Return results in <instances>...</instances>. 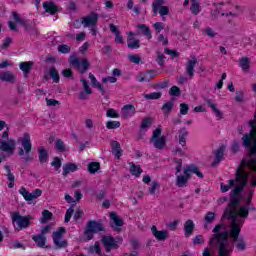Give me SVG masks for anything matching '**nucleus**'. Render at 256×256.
<instances>
[{
    "instance_id": "774afa93",
    "label": "nucleus",
    "mask_w": 256,
    "mask_h": 256,
    "mask_svg": "<svg viewBox=\"0 0 256 256\" xmlns=\"http://www.w3.org/2000/svg\"><path fill=\"white\" fill-rule=\"evenodd\" d=\"M154 30L156 31L157 34L161 33L163 29H165V26L163 25L162 22H156L153 25Z\"/></svg>"
},
{
    "instance_id": "a18cd8bd",
    "label": "nucleus",
    "mask_w": 256,
    "mask_h": 256,
    "mask_svg": "<svg viewBox=\"0 0 256 256\" xmlns=\"http://www.w3.org/2000/svg\"><path fill=\"white\" fill-rule=\"evenodd\" d=\"M55 149L59 153H65V151L67 150V148L65 147V142H63L62 139H57L55 142Z\"/></svg>"
},
{
    "instance_id": "f257e3e1",
    "label": "nucleus",
    "mask_w": 256,
    "mask_h": 256,
    "mask_svg": "<svg viewBox=\"0 0 256 256\" xmlns=\"http://www.w3.org/2000/svg\"><path fill=\"white\" fill-rule=\"evenodd\" d=\"M225 229L224 223L217 224L212 230V236L209 239V245H217V256H231L235 249V245L229 243V232L222 231Z\"/></svg>"
},
{
    "instance_id": "4d7b16f0",
    "label": "nucleus",
    "mask_w": 256,
    "mask_h": 256,
    "mask_svg": "<svg viewBox=\"0 0 256 256\" xmlns=\"http://www.w3.org/2000/svg\"><path fill=\"white\" fill-rule=\"evenodd\" d=\"M169 95L179 97V95H181V88H179V86H172L169 90Z\"/></svg>"
},
{
    "instance_id": "423d86ee",
    "label": "nucleus",
    "mask_w": 256,
    "mask_h": 256,
    "mask_svg": "<svg viewBox=\"0 0 256 256\" xmlns=\"http://www.w3.org/2000/svg\"><path fill=\"white\" fill-rule=\"evenodd\" d=\"M105 231V226L101 220H88L86 222V228L84 230V241H91L97 233Z\"/></svg>"
},
{
    "instance_id": "2eb2a0df",
    "label": "nucleus",
    "mask_w": 256,
    "mask_h": 256,
    "mask_svg": "<svg viewBox=\"0 0 256 256\" xmlns=\"http://www.w3.org/2000/svg\"><path fill=\"white\" fill-rule=\"evenodd\" d=\"M15 145H17V142L13 139L5 141L0 138V151H3L8 155H13V153H15Z\"/></svg>"
},
{
    "instance_id": "79ce46f5",
    "label": "nucleus",
    "mask_w": 256,
    "mask_h": 256,
    "mask_svg": "<svg viewBox=\"0 0 256 256\" xmlns=\"http://www.w3.org/2000/svg\"><path fill=\"white\" fill-rule=\"evenodd\" d=\"M231 187H235V180L233 179L228 180V184H220V190L222 191V193H227V191H229Z\"/></svg>"
},
{
    "instance_id": "412c9836",
    "label": "nucleus",
    "mask_w": 256,
    "mask_h": 256,
    "mask_svg": "<svg viewBox=\"0 0 256 256\" xmlns=\"http://www.w3.org/2000/svg\"><path fill=\"white\" fill-rule=\"evenodd\" d=\"M32 241L36 243L39 249H45L47 247V236H42L41 234L32 235Z\"/></svg>"
},
{
    "instance_id": "b1692460",
    "label": "nucleus",
    "mask_w": 256,
    "mask_h": 256,
    "mask_svg": "<svg viewBox=\"0 0 256 256\" xmlns=\"http://www.w3.org/2000/svg\"><path fill=\"white\" fill-rule=\"evenodd\" d=\"M197 66V58L193 57L191 60H188L186 64V74L188 77L195 76V67Z\"/></svg>"
},
{
    "instance_id": "f03ea898",
    "label": "nucleus",
    "mask_w": 256,
    "mask_h": 256,
    "mask_svg": "<svg viewBox=\"0 0 256 256\" xmlns=\"http://www.w3.org/2000/svg\"><path fill=\"white\" fill-rule=\"evenodd\" d=\"M237 217L240 219H247L249 217V208L247 206H240L235 210V213L232 216H228V219H232L230 223V230L227 231V227L224 224V229H220V233L225 231L228 233V239H232L233 243L239 239V235H241V229L243 228V221L237 220Z\"/></svg>"
},
{
    "instance_id": "0e129e2a",
    "label": "nucleus",
    "mask_w": 256,
    "mask_h": 256,
    "mask_svg": "<svg viewBox=\"0 0 256 256\" xmlns=\"http://www.w3.org/2000/svg\"><path fill=\"white\" fill-rule=\"evenodd\" d=\"M164 53H166V55H171V57H173V59L180 57V53L177 52V50H171L169 48H164Z\"/></svg>"
},
{
    "instance_id": "bb28decb",
    "label": "nucleus",
    "mask_w": 256,
    "mask_h": 256,
    "mask_svg": "<svg viewBox=\"0 0 256 256\" xmlns=\"http://www.w3.org/2000/svg\"><path fill=\"white\" fill-rule=\"evenodd\" d=\"M79 167L75 163H67L63 166V177H67L70 173H75V171H78Z\"/></svg>"
},
{
    "instance_id": "864d4df0",
    "label": "nucleus",
    "mask_w": 256,
    "mask_h": 256,
    "mask_svg": "<svg viewBox=\"0 0 256 256\" xmlns=\"http://www.w3.org/2000/svg\"><path fill=\"white\" fill-rule=\"evenodd\" d=\"M58 52L62 53L63 55H67L68 53H71V46H69L67 44L59 45Z\"/></svg>"
},
{
    "instance_id": "c756f323",
    "label": "nucleus",
    "mask_w": 256,
    "mask_h": 256,
    "mask_svg": "<svg viewBox=\"0 0 256 256\" xmlns=\"http://www.w3.org/2000/svg\"><path fill=\"white\" fill-rule=\"evenodd\" d=\"M31 67H33V62L26 61V62H20L19 69L23 71L25 77H27L28 73H31Z\"/></svg>"
},
{
    "instance_id": "5701e85b",
    "label": "nucleus",
    "mask_w": 256,
    "mask_h": 256,
    "mask_svg": "<svg viewBox=\"0 0 256 256\" xmlns=\"http://www.w3.org/2000/svg\"><path fill=\"white\" fill-rule=\"evenodd\" d=\"M38 160L41 165H45L49 161V152L43 146L38 148Z\"/></svg>"
},
{
    "instance_id": "f3484780",
    "label": "nucleus",
    "mask_w": 256,
    "mask_h": 256,
    "mask_svg": "<svg viewBox=\"0 0 256 256\" xmlns=\"http://www.w3.org/2000/svg\"><path fill=\"white\" fill-rule=\"evenodd\" d=\"M110 219L112 221L111 227L114 229V231H121V227H123V219L119 217L115 212H110Z\"/></svg>"
},
{
    "instance_id": "cd10ccee",
    "label": "nucleus",
    "mask_w": 256,
    "mask_h": 256,
    "mask_svg": "<svg viewBox=\"0 0 256 256\" xmlns=\"http://www.w3.org/2000/svg\"><path fill=\"white\" fill-rule=\"evenodd\" d=\"M151 125H153V118L145 117L140 124V133H147V130Z\"/></svg>"
},
{
    "instance_id": "72a5a7b5",
    "label": "nucleus",
    "mask_w": 256,
    "mask_h": 256,
    "mask_svg": "<svg viewBox=\"0 0 256 256\" xmlns=\"http://www.w3.org/2000/svg\"><path fill=\"white\" fill-rule=\"evenodd\" d=\"M138 29L142 31L143 35L149 40L153 39V35L151 34V28L146 24H139Z\"/></svg>"
},
{
    "instance_id": "20e7f679",
    "label": "nucleus",
    "mask_w": 256,
    "mask_h": 256,
    "mask_svg": "<svg viewBox=\"0 0 256 256\" xmlns=\"http://www.w3.org/2000/svg\"><path fill=\"white\" fill-rule=\"evenodd\" d=\"M191 173L203 179V172L199 171V167L195 164H191L184 169L183 174H180L176 177V187H187L189 179H191Z\"/></svg>"
},
{
    "instance_id": "aec40b11",
    "label": "nucleus",
    "mask_w": 256,
    "mask_h": 256,
    "mask_svg": "<svg viewBox=\"0 0 256 256\" xmlns=\"http://www.w3.org/2000/svg\"><path fill=\"white\" fill-rule=\"evenodd\" d=\"M135 33L129 32L128 33V38H127V47L128 49H139L141 47V42L139 39L133 38Z\"/></svg>"
},
{
    "instance_id": "e433bc0d",
    "label": "nucleus",
    "mask_w": 256,
    "mask_h": 256,
    "mask_svg": "<svg viewBox=\"0 0 256 256\" xmlns=\"http://www.w3.org/2000/svg\"><path fill=\"white\" fill-rule=\"evenodd\" d=\"M240 61V67L242 69V71H249L250 69V63H251V59L249 57H242L239 58Z\"/></svg>"
},
{
    "instance_id": "680f3d73",
    "label": "nucleus",
    "mask_w": 256,
    "mask_h": 256,
    "mask_svg": "<svg viewBox=\"0 0 256 256\" xmlns=\"http://www.w3.org/2000/svg\"><path fill=\"white\" fill-rule=\"evenodd\" d=\"M156 53H157L156 62L160 67H163L165 65V55L161 52H156Z\"/></svg>"
},
{
    "instance_id": "0eeeda50",
    "label": "nucleus",
    "mask_w": 256,
    "mask_h": 256,
    "mask_svg": "<svg viewBox=\"0 0 256 256\" xmlns=\"http://www.w3.org/2000/svg\"><path fill=\"white\" fill-rule=\"evenodd\" d=\"M12 223L14 225L15 231H23L29 229L31 225V215L23 216L19 211L12 212L11 214Z\"/></svg>"
},
{
    "instance_id": "c85d7f7f",
    "label": "nucleus",
    "mask_w": 256,
    "mask_h": 256,
    "mask_svg": "<svg viewBox=\"0 0 256 256\" xmlns=\"http://www.w3.org/2000/svg\"><path fill=\"white\" fill-rule=\"evenodd\" d=\"M206 103L208 107H210L212 111L215 113V116L217 117V119H223V112L219 110V108H217V105L213 103V100L207 99Z\"/></svg>"
},
{
    "instance_id": "6e6552de",
    "label": "nucleus",
    "mask_w": 256,
    "mask_h": 256,
    "mask_svg": "<svg viewBox=\"0 0 256 256\" xmlns=\"http://www.w3.org/2000/svg\"><path fill=\"white\" fill-rule=\"evenodd\" d=\"M70 65L80 73V75H83L87 73L89 70V67H91V64L89 63V60L87 58H78L77 56H71L69 59Z\"/></svg>"
},
{
    "instance_id": "13d9d810",
    "label": "nucleus",
    "mask_w": 256,
    "mask_h": 256,
    "mask_svg": "<svg viewBox=\"0 0 256 256\" xmlns=\"http://www.w3.org/2000/svg\"><path fill=\"white\" fill-rule=\"evenodd\" d=\"M173 163L176 164V167H175L176 173H181V169L183 167V159L173 158Z\"/></svg>"
},
{
    "instance_id": "ddd939ff",
    "label": "nucleus",
    "mask_w": 256,
    "mask_h": 256,
    "mask_svg": "<svg viewBox=\"0 0 256 256\" xmlns=\"http://www.w3.org/2000/svg\"><path fill=\"white\" fill-rule=\"evenodd\" d=\"M249 179V173L243 167H238L235 174L234 183H238V185H243L247 187V181Z\"/></svg>"
},
{
    "instance_id": "9b49d317",
    "label": "nucleus",
    "mask_w": 256,
    "mask_h": 256,
    "mask_svg": "<svg viewBox=\"0 0 256 256\" xmlns=\"http://www.w3.org/2000/svg\"><path fill=\"white\" fill-rule=\"evenodd\" d=\"M123 243V238H115L113 236H103L102 244L106 253H111L113 249H119L120 245Z\"/></svg>"
},
{
    "instance_id": "7ed1b4c3",
    "label": "nucleus",
    "mask_w": 256,
    "mask_h": 256,
    "mask_svg": "<svg viewBox=\"0 0 256 256\" xmlns=\"http://www.w3.org/2000/svg\"><path fill=\"white\" fill-rule=\"evenodd\" d=\"M250 132L242 137V145L245 149H249V155H256V112L254 113V120L248 122Z\"/></svg>"
},
{
    "instance_id": "4c0bfd02",
    "label": "nucleus",
    "mask_w": 256,
    "mask_h": 256,
    "mask_svg": "<svg viewBox=\"0 0 256 256\" xmlns=\"http://www.w3.org/2000/svg\"><path fill=\"white\" fill-rule=\"evenodd\" d=\"M215 221V212L209 211L204 216V227H207V225H211Z\"/></svg>"
},
{
    "instance_id": "6e6d98bb",
    "label": "nucleus",
    "mask_w": 256,
    "mask_h": 256,
    "mask_svg": "<svg viewBox=\"0 0 256 256\" xmlns=\"http://www.w3.org/2000/svg\"><path fill=\"white\" fill-rule=\"evenodd\" d=\"M120 127H121V122H119V121L111 120L106 123L107 129H119Z\"/></svg>"
},
{
    "instance_id": "69168bd1",
    "label": "nucleus",
    "mask_w": 256,
    "mask_h": 256,
    "mask_svg": "<svg viewBox=\"0 0 256 256\" xmlns=\"http://www.w3.org/2000/svg\"><path fill=\"white\" fill-rule=\"evenodd\" d=\"M154 89H167L169 87V81L158 82L154 84Z\"/></svg>"
},
{
    "instance_id": "58836bf2",
    "label": "nucleus",
    "mask_w": 256,
    "mask_h": 256,
    "mask_svg": "<svg viewBox=\"0 0 256 256\" xmlns=\"http://www.w3.org/2000/svg\"><path fill=\"white\" fill-rule=\"evenodd\" d=\"M20 195L25 199V201H33V194L27 190L25 187L19 189Z\"/></svg>"
},
{
    "instance_id": "a211bd4d",
    "label": "nucleus",
    "mask_w": 256,
    "mask_h": 256,
    "mask_svg": "<svg viewBox=\"0 0 256 256\" xmlns=\"http://www.w3.org/2000/svg\"><path fill=\"white\" fill-rule=\"evenodd\" d=\"M215 158L212 162V167H216L223 161V157H225V145H221L215 152Z\"/></svg>"
},
{
    "instance_id": "c03bdc74",
    "label": "nucleus",
    "mask_w": 256,
    "mask_h": 256,
    "mask_svg": "<svg viewBox=\"0 0 256 256\" xmlns=\"http://www.w3.org/2000/svg\"><path fill=\"white\" fill-rule=\"evenodd\" d=\"M53 219V213L49 210H44L42 212V218L40 219V223H47Z\"/></svg>"
},
{
    "instance_id": "bf43d9fd",
    "label": "nucleus",
    "mask_w": 256,
    "mask_h": 256,
    "mask_svg": "<svg viewBox=\"0 0 256 256\" xmlns=\"http://www.w3.org/2000/svg\"><path fill=\"white\" fill-rule=\"evenodd\" d=\"M61 158L54 157L53 161L51 162V166L54 167L55 171H59L61 169Z\"/></svg>"
},
{
    "instance_id": "473e14b6",
    "label": "nucleus",
    "mask_w": 256,
    "mask_h": 256,
    "mask_svg": "<svg viewBox=\"0 0 256 256\" xmlns=\"http://www.w3.org/2000/svg\"><path fill=\"white\" fill-rule=\"evenodd\" d=\"M130 173L131 175H134V177H141V173H143V169L141 168V165H135V163H130Z\"/></svg>"
},
{
    "instance_id": "49530a36",
    "label": "nucleus",
    "mask_w": 256,
    "mask_h": 256,
    "mask_svg": "<svg viewBox=\"0 0 256 256\" xmlns=\"http://www.w3.org/2000/svg\"><path fill=\"white\" fill-rule=\"evenodd\" d=\"M161 184H159L158 181L154 180L151 183V186L148 188V194L149 195H155L156 191L160 189Z\"/></svg>"
},
{
    "instance_id": "2f4dec72",
    "label": "nucleus",
    "mask_w": 256,
    "mask_h": 256,
    "mask_svg": "<svg viewBox=\"0 0 256 256\" xmlns=\"http://www.w3.org/2000/svg\"><path fill=\"white\" fill-rule=\"evenodd\" d=\"M173 107H175V102L173 101H168L162 105L161 110L165 117L169 116L171 111H173Z\"/></svg>"
},
{
    "instance_id": "ea45409f",
    "label": "nucleus",
    "mask_w": 256,
    "mask_h": 256,
    "mask_svg": "<svg viewBox=\"0 0 256 256\" xmlns=\"http://www.w3.org/2000/svg\"><path fill=\"white\" fill-rule=\"evenodd\" d=\"M160 97H163V92H151L149 94H144V99L148 101H156Z\"/></svg>"
},
{
    "instance_id": "1a4fd4ad",
    "label": "nucleus",
    "mask_w": 256,
    "mask_h": 256,
    "mask_svg": "<svg viewBox=\"0 0 256 256\" xmlns=\"http://www.w3.org/2000/svg\"><path fill=\"white\" fill-rule=\"evenodd\" d=\"M161 126H158L153 132L150 138V143H153L155 149H159L160 151L165 148L167 145V138L165 136H161Z\"/></svg>"
},
{
    "instance_id": "3c124183",
    "label": "nucleus",
    "mask_w": 256,
    "mask_h": 256,
    "mask_svg": "<svg viewBox=\"0 0 256 256\" xmlns=\"http://www.w3.org/2000/svg\"><path fill=\"white\" fill-rule=\"evenodd\" d=\"M253 195H255V190H249L247 196L244 198V203L246 207L251 206V201H253Z\"/></svg>"
},
{
    "instance_id": "37998d69",
    "label": "nucleus",
    "mask_w": 256,
    "mask_h": 256,
    "mask_svg": "<svg viewBox=\"0 0 256 256\" xmlns=\"http://www.w3.org/2000/svg\"><path fill=\"white\" fill-rule=\"evenodd\" d=\"M137 81H139V83H149L151 81V77L149 76L148 71L140 72Z\"/></svg>"
},
{
    "instance_id": "09e8293b",
    "label": "nucleus",
    "mask_w": 256,
    "mask_h": 256,
    "mask_svg": "<svg viewBox=\"0 0 256 256\" xmlns=\"http://www.w3.org/2000/svg\"><path fill=\"white\" fill-rule=\"evenodd\" d=\"M235 241H237V251H245V249H247V243L245 242V240H243V238H237Z\"/></svg>"
},
{
    "instance_id": "f704fd0d",
    "label": "nucleus",
    "mask_w": 256,
    "mask_h": 256,
    "mask_svg": "<svg viewBox=\"0 0 256 256\" xmlns=\"http://www.w3.org/2000/svg\"><path fill=\"white\" fill-rule=\"evenodd\" d=\"M49 75L52 78L54 83H59V81H61V77L59 76V71H57V68H55V66L50 67Z\"/></svg>"
},
{
    "instance_id": "dca6fc26",
    "label": "nucleus",
    "mask_w": 256,
    "mask_h": 256,
    "mask_svg": "<svg viewBox=\"0 0 256 256\" xmlns=\"http://www.w3.org/2000/svg\"><path fill=\"white\" fill-rule=\"evenodd\" d=\"M151 233L155 237L156 241H165L169 238V231L167 230H158L157 226L153 225L151 227Z\"/></svg>"
},
{
    "instance_id": "393cba45",
    "label": "nucleus",
    "mask_w": 256,
    "mask_h": 256,
    "mask_svg": "<svg viewBox=\"0 0 256 256\" xmlns=\"http://www.w3.org/2000/svg\"><path fill=\"white\" fill-rule=\"evenodd\" d=\"M194 231H195V223L193 222V220L188 219L184 223V237H191Z\"/></svg>"
},
{
    "instance_id": "9d476101",
    "label": "nucleus",
    "mask_w": 256,
    "mask_h": 256,
    "mask_svg": "<svg viewBox=\"0 0 256 256\" xmlns=\"http://www.w3.org/2000/svg\"><path fill=\"white\" fill-rule=\"evenodd\" d=\"M65 233H67V228L65 227H60L57 229V231H54L52 233L53 243L58 249H65L69 245V242H67V240H61L63 239V235H65Z\"/></svg>"
},
{
    "instance_id": "a878e982",
    "label": "nucleus",
    "mask_w": 256,
    "mask_h": 256,
    "mask_svg": "<svg viewBox=\"0 0 256 256\" xmlns=\"http://www.w3.org/2000/svg\"><path fill=\"white\" fill-rule=\"evenodd\" d=\"M110 145H111L113 155L117 157V159H121V155H123L121 144L115 140H112Z\"/></svg>"
},
{
    "instance_id": "8fccbe9b",
    "label": "nucleus",
    "mask_w": 256,
    "mask_h": 256,
    "mask_svg": "<svg viewBox=\"0 0 256 256\" xmlns=\"http://www.w3.org/2000/svg\"><path fill=\"white\" fill-rule=\"evenodd\" d=\"M163 3H165V0H155L152 3V9H153V13H155V15H157V13H159V8L163 7Z\"/></svg>"
},
{
    "instance_id": "a19ab883",
    "label": "nucleus",
    "mask_w": 256,
    "mask_h": 256,
    "mask_svg": "<svg viewBox=\"0 0 256 256\" xmlns=\"http://www.w3.org/2000/svg\"><path fill=\"white\" fill-rule=\"evenodd\" d=\"M190 11L193 15H199L201 13V5L197 0H192Z\"/></svg>"
},
{
    "instance_id": "052dcab7",
    "label": "nucleus",
    "mask_w": 256,
    "mask_h": 256,
    "mask_svg": "<svg viewBox=\"0 0 256 256\" xmlns=\"http://www.w3.org/2000/svg\"><path fill=\"white\" fill-rule=\"evenodd\" d=\"M128 59L130 63H134L135 65H139V63H141V56H139L138 54L129 55Z\"/></svg>"
},
{
    "instance_id": "5fc2aeb1",
    "label": "nucleus",
    "mask_w": 256,
    "mask_h": 256,
    "mask_svg": "<svg viewBox=\"0 0 256 256\" xmlns=\"http://www.w3.org/2000/svg\"><path fill=\"white\" fill-rule=\"evenodd\" d=\"M106 116L110 119H119V112L113 108H109L106 112Z\"/></svg>"
},
{
    "instance_id": "e2e57ef3",
    "label": "nucleus",
    "mask_w": 256,
    "mask_h": 256,
    "mask_svg": "<svg viewBox=\"0 0 256 256\" xmlns=\"http://www.w3.org/2000/svg\"><path fill=\"white\" fill-rule=\"evenodd\" d=\"M80 82L84 87L85 93H87V95H91V93H93V90H91V86H89V82H87L85 79H81Z\"/></svg>"
},
{
    "instance_id": "6ab92c4d",
    "label": "nucleus",
    "mask_w": 256,
    "mask_h": 256,
    "mask_svg": "<svg viewBox=\"0 0 256 256\" xmlns=\"http://www.w3.org/2000/svg\"><path fill=\"white\" fill-rule=\"evenodd\" d=\"M136 113H137V110L135 109V106L132 104H126L122 108V117H124V119H129L131 117H134Z\"/></svg>"
},
{
    "instance_id": "39448f33",
    "label": "nucleus",
    "mask_w": 256,
    "mask_h": 256,
    "mask_svg": "<svg viewBox=\"0 0 256 256\" xmlns=\"http://www.w3.org/2000/svg\"><path fill=\"white\" fill-rule=\"evenodd\" d=\"M18 143H21L23 148L18 149V155L19 157L24 158L25 163H31L33 161V157H31V149H33V144L31 143V135L27 132L23 134V137L18 138Z\"/></svg>"
},
{
    "instance_id": "f8f14e48",
    "label": "nucleus",
    "mask_w": 256,
    "mask_h": 256,
    "mask_svg": "<svg viewBox=\"0 0 256 256\" xmlns=\"http://www.w3.org/2000/svg\"><path fill=\"white\" fill-rule=\"evenodd\" d=\"M98 22L99 14H97L95 11H92L88 15L81 18V24L83 27H97Z\"/></svg>"
},
{
    "instance_id": "338daca9",
    "label": "nucleus",
    "mask_w": 256,
    "mask_h": 256,
    "mask_svg": "<svg viewBox=\"0 0 256 256\" xmlns=\"http://www.w3.org/2000/svg\"><path fill=\"white\" fill-rule=\"evenodd\" d=\"M189 113V104L180 103V115H187Z\"/></svg>"
},
{
    "instance_id": "4be33fe9",
    "label": "nucleus",
    "mask_w": 256,
    "mask_h": 256,
    "mask_svg": "<svg viewBox=\"0 0 256 256\" xmlns=\"http://www.w3.org/2000/svg\"><path fill=\"white\" fill-rule=\"evenodd\" d=\"M42 7L46 13H49L50 15H55L57 11H59V7L55 5V2L45 1L42 3Z\"/></svg>"
},
{
    "instance_id": "4468645a",
    "label": "nucleus",
    "mask_w": 256,
    "mask_h": 256,
    "mask_svg": "<svg viewBox=\"0 0 256 256\" xmlns=\"http://www.w3.org/2000/svg\"><path fill=\"white\" fill-rule=\"evenodd\" d=\"M237 207H239V198L237 196H231L230 202L227 206V208L224 210L223 217H233Z\"/></svg>"
},
{
    "instance_id": "de8ad7c7",
    "label": "nucleus",
    "mask_w": 256,
    "mask_h": 256,
    "mask_svg": "<svg viewBox=\"0 0 256 256\" xmlns=\"http://www.w3.org/2000/svg\"><path fill=\"white\" fill-rule=\"evenodd\" d=\"M243 189H245V186H243L242 184H239L237 186L234 185V189L230 193L231 197H239Z\"/></svg>"
},
{
    "instance_id": "7c9ffc66",
    "label": "nucleus",
    "mask_w": 256,
    "mask_h": 256,
    "mask_svg": "<svg viewBox=\"0 0 256 256\" xmlns=\"http://www.w3.org/2000/svg\"><path fill=\"white\" fill-rule=\"evenodd\" d=\"M0 80L5 81L6 83H15V75L9 71L2 72L0 74Z\"/></svg>"
},
{
    "instance_id": "c9c22d12",
    "label": "nucleus",
    "mask_w": 256,
    "mask_h": 256,
    "mask_svg": "<svg viewBox=\"0 0 256 256\" xmlns=\"http://www.w3.org/2000/svg\"><path fill=\"white\" fill-rule=\"evenodd\" d=\"M87 169L91 175H95L101 169V164L99 162H90L87 165Z\"/></svg>"
},
{
    "instance_id": "603ef678",
    "label": "nucleus",
    "mask_w": 256,
    "mask_h": 256,
    "mask_svg": "<svg viewBox=\"0 0 256 256\" xmlns=\"http://www.w3.org/2000/svg\"><path fill=\"white\" fill-rule=\"evenodd\" d=\"M73 213H75V208L71 206L69 209L66 210L64 223H69V221H71V218L73 217Z\"/></svg>"
}]
</instances>
